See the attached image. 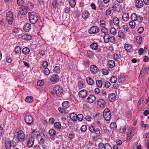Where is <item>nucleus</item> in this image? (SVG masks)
<instances>
[{
  "instance_id": "nucleus-17",
  "label": "nucleus",
  "mask_w": 149,
  "mask_h": 149,
  "mask_svg": "<svg viewBox=\"0 0 149 149\" xmlns=\"http://www.w3.org/2000/svg\"><path fill=\"white\" fill-rule=\"evenodd\" d=\"M116 96L115 94L112 93L109 96V100L111 102H114L116 99Z\"/></svg>"
},
{
  "instance_id": "nucleus-44",
  "label": "nucleus",
  "mask_w": 149,
  "mask_h": 149,
  "mask_svg": "<svg viewBox=\"0 0 149 149\" xmlns=\"http://www.w3.org/2000/svg\"><path fill=\"white\" fill-rule=\"evenodd\" d=\"M145 69V68H144L143 67L140 74V75L139 76V78L141 79L143 76V75L144 74V71Z\"/></svg>"
},
{
  "instance_id": "nucleus-20",
  "label": "nucleus",
  "mask_w": 149,
  "mask_h": 149,
  "mask_svg": "<svg viewBox=\"0 0 149 149\" xmlns=\"http://www.w3.org/2000/svg\"><path fill=\"white\" fill-rule=\"evenodd\" d=\"M104 42L105 43H108L110 40V36L108 33H105L103 36Z\"/></svg>"
},
{
  "instance_id": "nucleus-32",
  "label": "nucleus",
  "mask_w": 149,
  "mask_h": 149,
  "mask_svg": "<svg viewBox=\"0 0 149 149\" xmlns=\"http://www.w3.org/2000/svg\"><path fill=\"white\" fill-rule=\"evenodd\" d=\"M86 81L88 84L90 85H92L94 83V81L90 77L86 78Z\"/></svg>"
},
{
  "instance_id": "nucleus-31",
  "label": "nucleus",
  "mask_w": 149,
  "mask_h": 149,
  "mask_svg": "<svg viewBox=\"0 0 149 149\" xmlns=\"http://www.w3.org/2000/svg\"><path fill=\"white\" fill-rule=\"evenodd\" d=\"M132 48V46L128 44H126L124 46V48L125 50L129 52H131Z\"/></svg>"
},
{
  "instance_id": "nucleus-62",
  "label": "nucleus",
  "mask_w": 149,
  "mask_h": 149,
  "mask_svg": "<svg viewBox=\"0 0 149 149\" xmlns=\"http://www.w3.org/2000/svg\"><path fill=\"white\" fill-rule=\"evenodd\" d=\"M141 125L142 127H143L144 128L147 127L148 128H149V125L148 124H144V122L143 121H141Z\"/></svg>"
},
{
  "instance_id": "nucleus-45",
  "label": "nucleus",
  "mask_w": 149,
  "mask_h": 149,
  "mask_svg": "<svg viewBox=\"0 0 149 149\" xmlns=\"http://www.w3.org/2000/svg\"><path fill=\"white\" fill-rule=\"evenodd\" d=\"M69 3L71 7H74L76 4V1L75 0H70Z\"/></svg>"
},
{
  "instance_id": "nucleus-28",
  "label": "nucleus",
  "mask_w": 149,
  "mask_h": 149,
  "mask_svg": "<svg viewBox=\"0 0 149 149\" xmlns=\"http://www.w3.org/2000/svg\"><path fill=\"white\" fill-rule=\"evenodd\" d=\"M98 45L96 43H94L91 44L90 45V47L93 50H97L98 49Z\"/></svg>"
},
{
  "instance_id": "nucleus-12",
  "label": "nucleus",
  "mask_w": 149,
  "mask_h": 149,
  "mask_svg": "<svg viewBox=\"0 0 149 149\" xmlns=\"http://www.w3.org/2000/svg\"><path fill=\"white\" fill-rule=\"evenodd\" d=\"M97 104L98 106L101 107H104L106 105L105 101L102 99H100L97 101Z\"/></svg>"
},
{
  "instance_id": "nucleus-18",
  "label": "nucleus",
  "mask_w": 149,
  "mask_h": 149,
  "mask_svg": "<svg viewBox=\"0 0 149 149\" xmlns=\"http://www.w3.org/2000/svg\"><path fill=\"white\" fill-rule=\"evenodd\" d=\"M90 15V14L88 11L85 10L84 11L82 14V17L84 19H87Z\"/></svg>"
},
{
  "instance_id": "nucleus-22",
  "label": "nucleus",
  "mask_w": 149,
  "mask_h": 149,
  "mask_svg": "<svg viewBox=\"0 0 149 149\" xmlns=\"http://www.w3.org/2000/svg\"><path fill=\"white\" fill-rule=\"evenodd\" d=\"M122 18L123 20L125 22H127L129 19V15L128 13H125L123 14Z\"/></svg>"
},
{
  "instance_id": "nucleus-10",
  "label": "nucleus",
  "mask_w": 149,
  "mask_h": 149,
  "mask_svg": "<svg viewBox=\"0 0 149 149\" xmlns=\"http://www.w3.org/2000/svg\"><path fill=\"white\" fill-rule=\"evenodd\" d=\"M59 76L56 74H54L52 75L50 80L53 83H55L59 81Z\"/></svg>"
},
{
  "instance_id": "nucleus-1",
  "label": "nucleus",
  "mask_w": 149,
  "mask_h": 149,
  "mask_svg": "<svg viewBox=\"0 0 149 149\" xmlns=\"http://www.w3.org/2000/svg\"><path fill=\"white\" fill-rule=\"evenodd\" d=\"M29 18L30 22L32 24L36 23L38 19V16L31 13H29Z\"/></svg>"
},
{
  "instance_id": "nucleus-63",
  "label": "nucleus",
  "mask_w": 149,
  "mask_h": 149,
  "mask_svg": "<svg viewBox=\"0 0 149 149\" xmlns=\"http://www.w3.org/2000/svg\"><path fill=\"white\" fill-rule=\"evenodd\" d=\"M86 130L87 127L85 125H83L81 128V130L83 132H85Z\"/></svg>"
},
{
  "instance_id": "nucleus-14",
  "label": "nucleus",
  "mask_w": 149,
  "mask_h": 149,
  "mask_svg": "<svg viewBox=\"0 0 149 149\" xmlns=\"http://www.w3.org/2000/svg\"><path fill=\"white\" fill-rule=\"evenodd\" d=\"M11 147V141L9 139L5 141V147L6 149H10Z\"/></svg>"
},
{
  "instance_id": "nucleus-35",
  "label": "nucleus",
  "mask_w": 149,
  "mask_h": 149,
  "mask_svg": "<svg viewBox=\"0 0 149 149\" xmlns=\"http://www.w3.org/2000/svg\"><path fill=\"white\" fill-rule=\"evenodd\" d=\"M15 52L16 53V54L20 53L21 52V49L20 47L19 46H16L15 49Z\"/></svg>"
},
{
  "instance_id": "nucleus-36",
  "label": "nucleus",
  "mask_w": 149,
  "mask_h": 149,
  "mask_svg": "<svg viewBox=\"0 0 149 149\" xmlns=\"http://www.w3.org/2000/svg\"><path fill=\"white\" fill-rule=\"evenodd\" d=\"M70 118L72 120L76 121L77 120V115L74 113H72L70 115Z\"/></svg>"
},
{
  "instance_id": "nucleus-5",
  "label": "nucleus",
  "mask_w": 149,
  "mask_h": 149,
  "mask_svg": "<svg viewBox=\"0 0 149 149\" xmlns=\"http://www.w3.org/2000/svg\"><path fill=\"white\" fill-rule=\"evenodd\" d=\"M17 135L18 139L20 141H23L24 140L25 136L22 131L20 130L18 132Z\"/></svg>"
},
{
  "instance_id": "nucleus-24",
  "label": "nucleus",
  "mask_w": 149,
  "mask_h": 149,
  "mask_svg": "<svg viewBox=\"0 0 149 149\" xmlns=\"http://www.w3.org/2000/svg\"><path fill=\"white\" fill-rule=\"evenodd\" d=\"M108 65L110 68H113L115 65V62L113 60H109L108 61Z\"/></svg>"
},
{
  "instance_id": "nucleus-39",
  "label": "nucleus",
  "mask_w": 149,
  "mask_h": 149,
  "mask_svg": "<svg viewBox=\"0 0 149 149\" xmlns=\"http://www.w3.org/2000/svg\"><path fill=\"white\" fill-rule=\"evenodd\" d=\"M54 127L57 129H59L61 127V125L60 123L58 122H56L54 124Z\"/></svg>"
},
{
  "instance_id": "nucleus-26",
  "label": "nucleus",
  "mask_w": 149,
  "mask_h": 149,
  "mask_svg": "<svg viewBox=\"0 0 149 149\" xmlns=\"http://www.w3.org/2000/svg\"><path fill=\"white\" fill-rule=\"evenodd\" d=\"M84 84L83 81H79L78 82V85L76 87V88L77 90H79L82 88L84 87Z\"/></svg>"
},
{
  "instance_id": "nucleus-16",
  "label": "nucleus",
  "mask_w": 149,
  "mask_h": 149,
  "mask_svg": "<svg viewBox=\"0 0 149 149\" xmlns=\"http://www.w3.org/2000/svg\"><path fill=\"white\" fill-rule=\"evenodd\" d=\"M96 99L95 96L93 95H91L89 96L87 98V100L89 103H92L95 101Z\"/></svg>"
},
{
  "instance_id": "nucleus-42",
  "label": "nucleus",
  "mask_w": 149,
  "mask_h": 149,
  "mask_svg": "<svg viewBox=\"0 0 149 149\" xmlns=\"http://www.w3.org/2000/svg\"><path fill=\"white\" fill-rule=\"evenodd\" d=\"M136 40L137 43L138 44H140L142 41V38L140 36H138L136 38Z\"/></svg>"
},
{
  "instance_id": "nucleus-38",
  "label": "nucleus",
  "mask_w": 149,
  "mask_h": 149,
  "mask_svg": "<svg viewBox=\"0 0 149 149\" xmlns=\"http://www.w3.org/2000/svg\"><path fill=\"white\" fill-rule=\"evenodd\" d=\"M49 134L51 136H53L56 134V131L54 129H51L49 131Z\"/></svg>"
},
{
  "instance_id": "nucleus-4",
  "label": "nucleus",
  "mask_w": 149,
  "mask_h": 149,
  "mask_svg": "<svg viewBox=\"0 0 149 149\" xmlns=\"http://www.w3.org/2000/svg\"><path fill=\"white\" fill-rule=\"evenodd\" d=\"M54 90L57 96H60L62 94L63 90L62 88L59 86H55L54 88Z\"/></svg>"
},
{
  "instance_id": "nucleus-64",
  "label": "nucleus",
  "mask_w": 149,
  "mask_h": 149,
  "mask_svg": "<svg viewBox=\"0 0 149 149\" xmlns=\"http://www.w3.org/2000/svg\"><path fill=\"white\" fill-rule=\"evenodd\" d=\"M145 146L146 147L147 149H149V141L148 139L146 141Z\"/></svg>"
},
{
  "instance_id": "nucleus-6",
  "label": "nucleus",
  "mask_w": 149,
  "mask_h": 149,
  "mask_svg": "<svg viewBox=\"0 0 149 149\" xmlns=\"http://www.w3.org/2000/svg\"><path fill=\"white\" fill-rule=\"evenodd\" d=\"M99 31V28L96 26L91 27L88 31L89 33L91 34L96 33L98 32Z\"/></svg>"
},
{
  "instance_id": "nucleus-30",
  "label": "nucleus",
  "mask_w": 149,
  "mask_h": 149,
  "mask_svg": "<svg viewBox=\"0 0 149 149\" xmlns=\"http://www.w3.org/2000/svg\"><path fill=\"white\" fill-rule=\"evenodd\" d=\"M22 38L27 40H29L32 39L31 36L28 34H25L22 36Z\"/></svg>"
},
{
  "instance_id": "nucleus-57",
  "label": "nucleus",
  "mask_w": 149,
  "mask_h": 149,
  "mask_svg": "<svg viewBox=\"0 0 149 149\" xmlns=\"http://www.w3.org/2000/svg\"><path fill=\"white\" fill-rule=\"evenodd\" d=\"M104 149H112L111 146L108 143H105L104 146Z\"/></svg>"
},
{
  "instance_id": "nucleus-46",
  "label": "nucleus",
  "mask_w": 149,
  "mask_h": 149,
  "mask_svg": "<svg viewBox=\"0 0 149 149\" xmlns=\"http://www.w3.org/2000/svg\"><path fill=\"white\" fill-rule=\"evenodd\" d=\"M126 129L125 127L122 126L119 129V132L121 133H124L126 132Z\"/></svg>"
},
{
  "instance_id": "nucleus-3",
  "label": "nucleus",
  "mask_w": 149,
  "mask_h": 149,
  "mask_svg": "<svg viewBox=\"0 0 149 149\" xmlns=\"http://www.w3.org/2000/svg\"><path fill=\"white\" fill-rule=\"evenodd\" d=\"M103 116L104 118L106 120H110L111 118V115L110 110L109 109H106L103 112Z\"/></svg>"
},
{
  "instance_id": "nucleus-34",
  "label": "nucleus",
  "mask_w": 149,
  "mask_h": 149,
  "mask_svg": "<svg viewBox=\"0 0 149 149\" xmlns=\"http://www.w3.org/2000/svg\"><path fill=\"white\" fill-rule=\"evenodd\" d=\"M33 99L32 97L28 96L25 99V101L28 103H30L33 101Z\"/></svg>"
},
{
  "instance_id": "nucleus-58",
  "label": "nucleus",
  "mask_w": 149,
  "mask_h": 149,
  "mask_svg": "<svg viewBox=\"0 0 149 149\" xmlns=\"http://www.w3.org/2000/svg\"><path fill=\"white\" fill-rule=\"evenodd\" d=\"M109 41L111 43H115L116 41V39L113 36L110 37V40Z\"/></svg>"
},
{
  "instance_id": "nucleus-13",
  "label": "nucleus",
  "mask_w": 149,
  "mask_h": 149,
  "mask_svg": "<svg viewBox=\"0 0 149 149\" xmlns=\"http://www.w3.org/2000/svg\"><path fill=\"white\" fill-rule=\"evenodd\" d=\"M31 29V25L29 23H26L23 27V29L26 32H28Z\"/></svg>"
},
{
  "instance_id": "nucleus-19",
  "label": "nucleus",
  "mask_w": 149,
  "mask_h": 149,
  "mask_svg": "<svg viewBox=\"0 0 149 149\" xmlns=\"http://www.w3.org/2000/svg\"><path fill=\"white\" fill-rule=\"evenodd\" d=\"M113 21L114 24L117 26L119 27V29H120V27L118 25L119 22V19L116 17H114L113 19Z\"/></svg>"
},
{
  "instance_id": "nucleus-61",
  "label": "nucleus",
  "mask_w": 149,
  "mask_h": 149,
  "mask_svg": "<svg viewBox=\"0 0 149 149\" xmlns=\"http://www.w3.org/2000/svg\"><path fill=\"white\" fill-rule=\"evenodd\" d=\"M17 3L19 6H22L23 4L24 1L23 0H17Z\"/></svg>"
},
{
  "instance_id": "nucleus-15",
  "label": "nucleus",
  "mask_w": 149,
  "mask_h": 149,
  "mask_svg": "<svg viewBox=\"0 0 149 149\" xmlns=\"http://www.w3.org/2000/svg\"><path fill=\"white\" fill-rule=\"evenodd\" d=\"M136 7L139 8H142L143 5L142 1L141 0H137L134 2Z\"/></svg>"
},
{
  "instance_id": "nucleus-43",
  "label": "nucleus",
  "mask_w": 149,
  "mask_h": 149,
  "mask_svg": "<svg viewBox=\"0 0 149 149\" xmlns=\"http://www.w3.org/2000/svg\"><path fill=\"white\" fill-rule=\"evenodd\" d=\"M119 37L120 38L123 39L125 37L124 34L121 30H119L118 32Z\"/></svg>"
},
{
  "instance_id": "nucleus-21",
  "label": "nucleus",
  "mask_w": 149,
  "mask_h": 149,
  "mask_svg": "<svg viewBox=\"0 0 149 149\" xmlns=\"http://www.w3.org/2000/svg\"><path fill=\"white\" fill-rule=\"evenodd\" d=\"M20 14L22 15H25L27 13V10L26 8L24 7H22L19 10Z\"/></svg>"
},
{
  "instance_id": "nucleus-2",
  "label": "nucleus",
  "mask_w": 149,
  "mask_h": 149,
  "mask_svg": "<svg viewBox=\"0 0 149 149\" xmlns=\"http://www.w3.org/2000/svg\"><path fill=\"white\" fill-rule=\"evenodd\" d=\"M6 19L8 24L11 25L12 24L14 20V16L13 13L11 11H9L6 13Z\"/></svg>"
},
{
  "instance_id": "nucleus-40",
  "label": "nucleus",
  "mask_w": 149,
  "mask_h": 149,
  "mask_svg": "<svg viewBox=\"0 0 149 149\" xmlns=\"http://www.w3.org/2000/svg\"><path fill=\"white\" fill-rule=\"evenodd\" d=\"M53 70L55 73H59L61 72V68L58 66H56L54 67Z\"/></svg>"
},
{
  "instance_id": "nucleus-9",
  "label": "nucleus",
  "mask_w": 149,
  "mask_h": 149,
  "mask_svg": "<svg viewBox=\"0 0 149 149\" xmlns=\"http://www.w3.org/2000/svg\"><path fill=\"white\" fill-rule=\"evenodd\" d=\"M90 70L91 73L93 74H95L99 71L98 67L94 65L90 66Z\"/></svg>"
},
{
  "instance_id": "nucleus-52",
  "label": "nucleus",
  "mask_w": 149,
  "mask_h": 149,
  "mask_svg": "<svg viewBox=\"0 0 149 149\" xmlns=\"http://www.w3.org/2000/svg\"><path fill=\"white\" fill-rule=\"evenodd\" d=\"M129 25L132 28L134 29L135 28L136 25L135 23L133 21H131L129 23Z\"/></svg>"
},
{
  "instance_id": "nucleus-51",
  "label": "nucleus",
  "mask_w": 149,
  "mask_h": 149,
  "mask_svg": "<svg viewBox=\"0 0 149 149\" xmlns=\"http://www.w3.org/2000/svg\"><path fill=\"white\" fill-rule=\"evenodd\" d=\"M83 118V116L81 114H79L77 116V120L78 119L79 121H81L82 120Z\"/></svg>"
},
{
  "instance_id": "nucleus-37",
  "label": "nucleus",
  "mask_w": 149,
  "mask_h": 149,
  "mask_svg": "<svg viewBox=\"0 0 149 149\" xmlns=\"http://www.w3.org/2000/svg\"><path fill=\"white\" fill-rule=\"evenodd\" d=\"M131 18L132 20L133 21L139 20L136 14L135 13L132 14L131 15Z\"/></svg>"
},
{
  "instance_id": "nucleus-11",
  "label": "nucleus",
  "mask_w": 149,
  "mask_h": 149,
  "mask_svg": "<svg viewBox=\"0 0 149 149\" xmlns=\"http://www.w3.org/2000/svg\"><path fill=\"white\" fill-rule=\"evenodd\" d=\"M24 119L26 123L28 125L31 124L33 121L32 117L29 115L26 116Z\"/></svg>"
},
{
  "instance_id": "nucleus-55",
  "label": "nucleus",
  "mask_w": 149,
  "mask_h": 149,
  "mask_svg": "<svg viewBox=\"0 0 149 149\" xmlns=\"http://www.w3.org/2000/svg\"><path fill=\"white\" fill-rule=\"evenodd\" d=\"M44 74L47 75H48L50 73L49 70L47 68H45L44 70Z\"/></svg>"
},
{
  "instance_id": "nucleus-50",
  "label": "nucleus",
  "mask_w": 149,
  "mask_h": 149,
  "mask_svg": "<svg viewBox=\"0 0 149 149\" xmlns=\"http://www.w3.org/2000/svg\"><path fill=\"white\" fill-rule=\"evenodd\" d=\"M96 128H95L93 126V125H91L89 126V131L91 133H94L95 131V129Z\"/></svg>"
},
{
  "instance_id": "nucleus-48",
  "label": "nucleus",
  "mask_w": 149,
  "mask_h": 149,
  "mask_svg": "<svg viewBox=\"0 0 149 149\" xmlns=\"http://www.w3.org/2000/svg\"><path fill=\"white\" fill-rule=\"evenodd\" d=\"M101 136L100 135H96L95 136H93L92 138L93 141H96L98 139H101Z\"/></svg>"
},
{
  "instance_id": "nucleus-41",
  "label": "nucleus",
  "mask_w": 149,
  "mask_h": 149,
  "mask_svg": "<svg viewBox=\"0 0 149 149\" xmlns=\"http://www.w3.org/2000/svg\"><path fill=\"white\" fill-rule=\"evenodd\" d=\"M96 84L98 87H101L102 85V82L100 80H97L96 81Z\"/></svg>"
},
{
  "instance_id": "nucleus-53",
  "label": "nucleus",
  "mask_w": 149,
  "mask_h": 149,
  "mask_svg": "<svg viewBox=\"0 0 149 149\" xmlns=\"http://www.w3.org/2000/svg\"><path fill=\"white\" fill-rule=\"evenodd\" d=\"M110 32L112 34L114 35L116 33V31L115 28L114 27L111 28L110 30Z\"/></svg>"
},
{
  "instance_id": "nucleus-29",
  "label": "nucleus",
  "mask_w": 149,
  "mask_h": 149,
  "mask_svg": "<svg viewBox=\"0 0 149 149\" xmlns=\"http://www.w3.org/2000/svg\"><path fill=\"white\" fill-rule=\"evenodd\" d=\"M95 134L97 135H100L101 136L102 135V131L101 130V128H96L95 129Z\"/></svg>"
},
{
  "instance_id": "nucleus-47",
  "label": "nucleus",
  "mask_w": 149,
  "mask_h": 149,
  "mask_svg": "<svg viewBox=\"0 0 149 149\" xmlns=\"http://www.w3.org/2000/svg\"><path fill=\"white\" fill-rule=\"evenodd\" d=\"M117 78L115 76H112L110 79V81L112 83H115L117 81Z\"/></svg>"
},
{
  "instance_id": "nucleus-27",
  "label": "nucleus",
  "mask_w": 149,
  "mask_h": 149,
  "mask_svg": "<svg viewBox=\"0 0 149 149\" xmlns=\"http://www.w3.org/2000/svg\"><path fill=\"white\" fill-rule=\"evenodd\" d=\"M94 53L91 51L88 50L87 52V56L89 58H92L94 56Z\"/></svg>"
},
{
  "instance_id": "nucleus-56",
  "label": "nucleus",
  "mask_w": 149,
  "mask_h": 149,
  "mask_svg": "<svg viewBox=\"0 0 149 149\" xmlns=\"http://www.w3.org/2000/svg\"><path fill=\"white\" fill-rule=\"evenodd\" d=\"M100 24L101 26L105 27L106 25V22L103 20H101L100 21Z\"/></svg>"
},
{
  "instance_id": "nucleus-59",
  "label": "nucleus",
  "mask_w": 149,
  "mask_h": 149,
  "mask_svg": "<svg viewBox=\"0 0 149 149\" xmlns=\"http://www.w3.org/2000/svg\"><path fill=\"white\" fill-rule=\"evenodd\" d=\"M125 80L124 77L122 76H120L118 79V81L119 82L123 83Z\"/></svg>"
},
{
  "instance_id": "nucleus-7",
  "label": "nucleus",
  "mask_w": 149,
  "mask_h": 149,
  "mask_svg": "<svg viewBox=\"0 0 149 149\" xmlns=\"http://www.w3.org/2000/svg\"><path fill=\"white\" fill-rule=\"evenodd\" d=\"M34 138L33 136L30 137L27 140V146L28 148H31L33 145Z\"/></svg>"
},
{
  "instance_id": "nucleus-49",
  "label": "nucleus",
  "mask_w": 149,
  "mask_h": 149,
  "mask_svg": "<svg viewBox=\"0 0 149 149\" xmlns=\"http://www.w3.org/2000/svg\"><path fill=\"white\" fill-rule=\"evenodd\" d=\"M52 5L54 8H56L58 5V3L56 0H54L52 2Z\"/></svg>"
},
{
  "instance_id": "nucleus-60",
  "label": "nucleus",
  "mask_w": 149,
  "mask_h": 149,
  "mask_svg": "<svg viewBox=\"0 0 149 149\" xmlns=\"http://www.w3.org/2000/svg\"><path fill=\"white\" fill-rule=\"evenodd\" d=\"M101 31L102 33H104V34L107 33H108V29L105 27H103Z\"/></svg>"
},
{
  "instance_id": "nucleus-54",
  "label": "nucleus",
  "mask_w": 149,
  "mask_h": 149,
  "mask_svg": "<svg viewBox=\"0 0 149 149\" xmlns=\"http://www.w3.org/2000/svg\"><path fill=\"white\" fill-rule=\"evenodd\" d=\"M44 84V81L43 80H41L38 81L37 85L39 86H42Z\"/></svg>"
},
{
  "instance_id": "nucleus-25",
  "label": "nucleus",
  "mask_w": 149,
  "mask_h": 149,
  "mask_svg": "<svg viewBox=\"0 0 149 149\" xmlns=\"http://www.w3.org/2000/svg\"><path fill=\"white\" fill-rule=\"evenodd\" d=\"M27 8L31 11L34 8V6L33 3L30 2H28L27 4L26 5Z\"/></svg>"
},
{
  "instance_id": "nucleus-33",
  "label": "nucleus",
  "mask_w": 149,
  "mask_h": 149,
  "mask_svg": "<svg viewBox=\"0 0 149 149\" xmlns=\"http://www.w3.org/2000/svg\"><path fill=\"white\" fill-rule=\"evenodd\" d=\"M70 105V102L68 101L63 102L62 104V106L64 108H68Z\"/></svg>"
},
{
  "instance_id": "nucleus-8",
  "label": "nucleus",
  "mask_w": 149,
  "mask_h": 149,
  "mask_svg": "<svg viewBox=\"0 0 149 149\" xmlns=\"http://www.w3.org/2000/svg\"><path fill=\"white\" fill-rule=\"evenodd\" d=\"M88 92L86 90H82L79 92L78 95L80 97L85 98L87 96Z\"/></svg>"
},
{
  "instance_id": "nucleus-23",
  "label": "nucleus",
  "mask_w": 149,
  "mask_h": 149,
  "mask_svg": "<svg viewBox=\"0 0 149 149\" xmlns=\"http://www.w3.org/2000/svg\"><path fill=\"white\" fill-rule=\"evenodd\" d=\"M30 52V50L27 47H25L23 48L22 50V53L25 55H27L29 54Z\"/></svg>"
}]
</instances>
